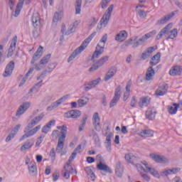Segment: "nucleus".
I'll use <instances>...</instances> for the list:
<instances>
[{
    "instance_id": "obj_46",
    "label": "nucleus",
    "mask_w": 182,
    "mask_h": 182,
    "mask_svg": "<svg viewBox=\"0 0 182 182\" xmlns=\"http://www.w3.org/2000/svg\"><path fill=\"white\" fill-rule=\"evenodd\" d=\"M130 87H132V84L128 82L126 85V91L124 93V100L126 101L127 99H129V96H130Z\"/></svg>"
},
{
    "instance_id": "obj_57",
    "label": "nucleus",
    "mask_w": 182,
    "mask_h": 182,
    "mask_svg": "<svg viewBox=\"0 0 182 182\" xmlns=\"http://www.w3.org/2000/svg\"><path fill=\"white\" fill-rule=\"evenodd\" d=\"M15 136H16V135L15 134V133H14V132H11L9 134V136L6 138V142L11 141V140H12V139H14V137H15Z\"/></svg>"
},
{
    "instance_id": "obj_25",
    "label": "nucleus",
    "mask_w": 182,
    "mask_h": 182,
    "mask_svg": "<svg viewBox=\"0 0 182 182\" xmlns=\"http://www.w3.org/2000/svg\"><path fill=\"white\" fill-rule=\"evenodd\" d=\"M126 39H127V32H126V31H121L115 36V41H117V42H124Z\"/></svg>"
},
{
    "instance_id": "obj_54",
    "label": "nucleus",
    "mask_w": 182,
    "mask_h": 182,
    "mask_svg": "<svg viewBox=\"0 0 182 182\" xmlns=\"http://www.w3.org/2000/svg\"><path fill=\"white\" fill-rule=\"evenodd\" d=\"M70 170H73V168L72 167V165H70V162H67L66 165L64 166V171H68V173H70Z\"/></svg>"
},
{
    "instance_id": "obj_52",
    "label": "nucleus",
    "mask_w": 182,
    "mask_h": 182,
    "mask_svg": "<svg viewBox=\"0 0 182 182\" xmlns=\"http://www.w3.org/2000/svg\"><path fill=\"white\" fill-rule=\"evenodd\" d=\"M45 135H41V136L37 139V141L36 142V147H39V146L42 144V141H43Z\"/></svg>"
},
{
    "instance_id": "obj_44",
    "label": "nucleus",
    "mask_w": 182,
    "mask_h": 182,
    "mask_svg": "<svg viewBox=\"0 0 182 182\" xmlns=\"http://www.w3.org/2000/svg\"><path fill=\"white\" fill-rule=\"evenodd\" d=\"M113 137V134L109 133L108 136L106 137L105 143H107V151H111L110 146H112V139Z\"/></svg>"
},
{
    "instance_id": "obj_49",
    "label": "nucleus",
    "mask_w": 182,
    "mask_h": 182,
    "mask_svg": "<svg viewBox=\"0 0 182 182\" xmlns=\"http://www.w3.org/2000/svg\"><path fill=\"white\" fill-rule=\"evenodd\" d=\"M68 134V127L65 125V128H63V130L60 131V136L59 139H65L66 134Z\"/></svg>"
},
{
    "instance_id": "obj_24",
    "label": "nucleus",
    "mask_w": 182,
    "mask_h": 182,
    "mask_svg": "<svg viewBox=\"0 0 182 182\" xmlns=\"http://www.w3.org/2000/svg\"><path fill=\"white\" fill-rule=\"evenodd\" d=\"M31 21L34 28H39L41 25V16L38 13L33 14Z\"/></svg>"
},
{
    "instance_id": "obj_59",
    "label": "nucleus",
    "mask_w": 182,
    "mask_h": 182,
    "mask_svg": "<svg viewBox=\"0 0 182 182\" xmlns=\"http://www.w3.org/2000/svg\"><path fill=\"white\" fill-rule=\"evenodd\" d=\"M77 155V154L76 152L73 151L69 158L68 162L72 163V161H73V160H75V159H76Z\"/></svg>"
},
{
    "instance_id": "obj_4",
    "label": "nucleus",
    "mask_w": 182,
    "mask_h": 182,
    "mask_svg": "<svg viewBox=\"0 0 182 182\" xmlns=\"http://www.w3.org/2000/svg\"><path fill=\"white\" fill-rule=\"evenodd\" d=\"M33 125H31V124H28V126L24 129V133L23 134L19 139V141H23L25 139H29V137H32V136H35L39 130H41V128L42 127L41 125H38L35 128L32 129Z\"/></svg>"
},
{
    "instance_id": "obj_40",
    "label": "nucleus",
    "mask_w": 182,
    "mask_h": 182,
    "mask_svg": "<svg viewBox=\"0 0 182 182\" xmlns=\"http://www.w3.org/2000/svg\"><path fill=\"white\" fill-rule=\"evenodd\" d=\"M139 136L144 138L153 137V131L144 129L139 133Z\"/></svg>"
},
{
    "instance_id": "obj_5",
    "label": "nucleus",
    "mask_w": 182,
    "mask_h": 182,
    "mask_svg": "<svg viewBox=\"0 0 182 182\" xmlns=\"http://www.w3.org/2000/svg\"><path fill=\"white\" fill-rule=\"evenodd\" d=\"M50 54H48L43 57V58L40 60L38 64H35L34 68H31L29 69L28 72L26 74V77H28L31 73L33 72V70H37L39 72L41 69H43V66H46V65H48L49 63V60L50 59Z\"/></svg>"
},
{
    "instance_id": "obj_8",
    "label": "nucleus",
    "mask_w": 182,
    "mask_h": 182,
    "mask_svg": "<svg viewBox=\"0 0 182 182\" xmlns=\"http://www.w3.org/2000/svg\"><path fill=\"white\" fill-rule=\"evenodd\" d=\"M149 157H151L155 163H159L160 164H168L170 163V159L164 156L151 154Z\"/></svg>"
},
{
    "instance_id": "obj_35",
    "label": "nucleus",
    "mask_w": 182,
    "mask_h": 182,
    "mask_svg": "<svg viewBox=\"0 0 182 182\" xmlns=\"http://www.w3.org/2000/svg\"><path fill=\"white\" fill-rule=\"evenodd\" d=\"M160 53H157L155 55H154L150 62L149 64L151 65V66H156V65H157V63H159V62H160Z\"/></svg>"
},
{
    "instance_id": "obj_18",
    "label": "nucleus",
    "mask_w": 182,
    "mask_h": 182,
    "mask_svg": "<svg viewBox=\"0 0 182 182\" xmlns=\"http://www.w3.org/2000/svg\"><path fill=\"white\" fill-rule=\"evenodd\" d=\"M170 76H181L182 66L175 65L173 66L169 70Z\"/></svg>"
},
{
    "instance_id": "obj_15",
    "label": "nucleus",
    "mask_w": 182,
    "mask_h": 182,
    "mask_svg": "<svg viewBox=\"0 0 182 182\" xmlns=\"http://www.w3.org/2000/svg\"><path fill=\"white\" fill-rule=\"evenodd\" d=\"M15 69V63L10 61L6 67L4 73L3 74L4 77H9Z\"/></svg>"
},
{
    "instance_id": "obj_14",
    "label": "nucleus",
    "mask_w": 182,
    "mask_h": 182,
    "mask_svg": "<svg viewBox=\"0 0 182 182\" xmlns=\"http://www.w3.org/2000/svg\"><path fill=\"white\" fill-rule=\"evenodd\" d=\"M101 80H102V79H100V77H99V78L94 80L91 82H85L83 85L84 90L87 92V90H90V89H93L94 87H96V86H97V85H99V83H100Z\"/></svg>"
},
{
    "instance_id": "obj_29",
    "label": "nucleus",
    "mask_w": 182,
    "mask_h": 182,
    "mask_svg": "<svg viewBox=\"0 0 182 182\" xmlns=\"http://www.w3.org/2000/svg\"><path fill=\"white\" fill-rule=\"evenodd\" d=\"M154 75H156L154 69H153L152 66H150L146 70L145 80L147 81L153 80V77L154 76Z\"/></svg>"
},
{
    "instance_id": "obj_1",
    "label": "nucleus",
    "mask_w": 182,
    "mask_h": 182,
    "mask_svg": "<svg viewBox=\"0 0 182 182\" xmlns=\"http://www.w3.org/2000/svg\"><path fill=\"white\" fill-rule=\"evenodd\" d=\"M95 36L96 32H94L88 38H87L82 44L79 48H76L75 51L70 55L68 62H71V60H73V59H75L77 55H80V53H82V52L86 49L89 43H90L92 39L94 38Z\"/></svg>"
},
{
    "instance_id": "obj_17",
    "label": "nucleus",
    "mask_w": 182,
    "mask_h": 182,
    "mask_svg": "<svg viewBox=\"0 0 182 182\" xmlns=\"http://www.w3.org/2000/svg\"><path fill=\"white\" fill-rule=\"evenodd\" d=\"M177 13H178V11H173L172 13L165 16L164 18L157 21L156 25H164L165 23H167V22H168V21L171 18H173V16H176V14H177Z\"/></svg>"
},
{
    "instance_id": "obj_37",
    "label": "nucleus",
    "mask_w": 182,
    "mask_h": 182,
    "mask_svg": "<svg viewBox=\"0 0 182 182\" xmlns=\"http://www.w3.org/2000/svg\"><path fill=\"white\" fill-rule=\"evenodd\" d=\"M178 35V31L177 28H174L172 31H169L168 35H164L165 38H166V40L168 41V39H174Z\"/></svg>"
},
{
    "instance_id": "obj_33",
    "label": "nucleus",
    "mask_w": 182,
    "mask_h": 182,
    "mask_svg": "<svg viewBox=\"0 0 182 182\" xmlns=\"http://www.w3.org/2000/svg\"><path fill=\"white\" fill-rule=\"evenodd\" d=\"M125 160L127 163L134 164L137 161L138 159L133 154H125Z\"/></svg>"
},
{
    "instance_id": "obj_60",
    "label": "nucleus",
    "mask_w": 182,
    "mask_h": 182,
    "mask_svg": "<svg viewBox=\"0 0 182 182\" xmlns=\"http://www.w3.org/2000/svg\"><path fill=\"white\" fill-rule=\"evenodd\" d=\"M21 124H17L16 127H14V129L11 131L12 133H15V134L16 135V134L18 133V132H19V129H21Z\"/></svg>"
},
{
    "instance_id": "obj_32",
    "label": "nucleus",
    "mask_w": 182,
    "mask_h": 182,
    "mask_svg": "<svg viewBox=\"0 0 182 182\" xmlns=\"http://www.w3.org/2000/svg\"><path fill=\"white\" fill-rule=\"evenodd\" d=\"M97 170H100V171H105V173H112V169H110V167H109V166L103 164V162L98 164L97 165Z\"/></svg>"
},
{
    "instance_id": "obj_22",
    "label": "nucleus",
    "mask_w": 182,
    "mask_h": 182,
    "mask_svg": "<svg viewBox=\"0 0 182 182\" xmlns=\"http://www.w3.org/2000/svg\"><path fill=\"white\" fill-rule=\"evenodd\" d=\"M42 52H43V47H42V46H40V47L38 48L34 55L33 56V58L31 62L32 65L35 64V62H36V60H38L39 58L42 56L43 55Z\"/></svg>"
},
{
    "instance_id": "obj_56",
    "label": "nucleus",
    "mask_w": 182,
    "mask_h": 182,
    "mask_svg": "<svg viewBox=\"0 0 182 182\" xmlns=\"http://www.w3.org/2000/svg\"><path fill=\"white\" fill-rule=\"evenodd\" d=\"M100 66H99V64L96 63L92 65V67L89 69V72H95V70H97Z\"/></svg>"
},
{
    "instance_id": "obj_30",
    "label": "nucleus",
    "mask_w": 182,
    "mask_h": 182,
    "mask_svg": "<svg viewBox=\"0 0 182 182\" xmlns=\"http://www.w3.org/2000/svg\"><path fill=\"white\" fill-rule=\"evenodd\" d=\"M62 16H63V11L55 12L53 18L52 25L56 26L58 25V21L62 19Z\"/></svg>"
},
{
    "instance_id": "obj_2",
    "label": "nucleus",
    "mask_w": 182,
    "mask_h": 182,
    "mask_svg": "<svg viewBox=\"0 0 182 182\" xmlns=\"http://www.w3.org/2000/svg\"><path fill=\"white\" fill-rule=\"evenodd\" d=\"M113 8L114 6L111 4L109 7L107 9V12H105L101 18L100 23H99L97 26V31L99 32L102 28H106L107 23L110 21V18L112 17V12H113Z\"/></svg>"
},
{
    "instance_id": "obj_26",
    "label": "nucleus",
    "mask_w": 182,
    "mask_h": 182,
    "mask_svg": "<svg viewBox=\"0 0 182 182\" xmlns=\"http://www.w3.org/2000/svg\"><path fill=\"white\" fill-rule=\"evenodd\" d=\"M116 73H117V68L116 67L111 68L105 77V81L110 80Z\"/></svg>"
},
{
    "instance_id": "obj_28",
    "label": "nucleus",
    "mask_w": 182,
    "mask_h": 182,
    "mask_svg": "<svg viewBox=\"0 0 182 182\" xmlns=\"http://www.w3.org/2000/svg\"><path fill=\"white\" fill-rule=\"evenodd\" d=\"M33 146V139H28L21 147V151H26Z\"/></svg>"
},
{
    "instance_id": "obj_27",
    "label": "nucleus",
    "mask_w": 182,
    "mask_h": 182,
    "mask_svg": "<svg viewBox=\"0 0 182 182\" xmlns=\"http://www.w3.org/2000/svg\"><path fill=\"white\" fill-rule=\"evenodd\" d=\"M28 173L30 176H36L38 174V167L36 162H31L28 166Z\"/></svg>"
},
{
    "instance_id": "obj_41",
    "label": "nucleus",
    "mask_w": 182,
    "mask_h": 182,
    "mask_svg": "<svg viewBox=\"0 0 182 182\" xmlns=\"http://www.w3.org/2000/svg\"><path fill=\"white\" fill-rule=\"evenodd\" d=\"M177 110H178V105L177 103H173V106L168 107V112L169 114H176L177 113Z\"/></svg>"
},
{
    "instance_id": "obj_6",
    "label": "nucleus",
    "mask_w": 182,
    "mask_h": 182,
    "mask_svg": "<svg viewBox=\"0 0 182 182\" xmlns=\"http://www.w3.org/2000/svg\"><path fill=\"white\" fill-rule=\"evenodd\" d=\"M143 43H146V38H139L137 36H132L129 41H125L122 46H130L132 45L133 49H136V48H139V46L143 45Z\"/></svg>"
},
{
    "instance_id": "obj_38",
    "label": "nucleus",
    "mask_w": 182,
    "mask_h": 182,
    "mask_svg": "<svg viewBox=\"0 0 182 182\" xmlns=\"http://www.w3.org/2000/svg\"><path fill=\"white\" fill-rule=\"evenodd\" d=\"M88 134L90 137H92L97 144H99L100 139H99V135L97 134V133H96L95 129L90 130Z\"/></svg>"
},
{
    "instance_id": "obj_3",
    "label": "nucleus",
    "mask_w": 182,
    "mask_h": 182,
    "mask_svg": "<svg viewBox=\"0 0 182 182\" xmlns=\"http://www.w3.org/2000/svg\"><path fill=\"white\" fill-rule=\"evenodd\" d=\"M107 41V35L105 34L101 38L100 43L97 45L96 50L94 52L91 58V60H92V62H95V59L99 58V56H100V55H102L103 52H105V45H106Z\"/></svg>"
},
{
    "instance_id": "obj_64",
    "label": "nucleus",
    "mask_w": 182,
    "mask_h": 182,
    "mask_svg": "<svg viewBox=\"0 0 182 182\" xmlns=\"http://www.w3.org/2000/svg\"><path fill=\"white\" fill-rule=\"evenodd\" d=\"M96 160H97V161L99 163V164H100V163H103V157H102V155H101V154L97 155V156H96Z\"/></svg>"
},
{
    "instance_id": "obj_43",
    "label": "nucleus",
    "mask_w": 182,
    "mask_h": 182,
    "mask_svg": "<svg viewBox=\"0 0 182 182\" xmlns=\"http://www.w3.org/2000/svg\"><path fill=\"white\" fill-rule=\"evenodd\" d=\"M23 8V1H21L17 4L16 9L15 10L14 16L16 18L19 16V14H21V11Z\"/></svg>"
},
{
    "instance_id": "obj_53",
    "label": "nucleus",
    "mask_w": 182,
    "mask_h": 182,
    "mask_svg": "<svg viewBox=\"0 0 182 182\" xmlns=\"http://www.w3.org/2000/svg\"><path fill=\"white\" fill-rule=\"evenodd\" d=\"M160 176H161V177H168V176H171L170 173V169H164L161 172Z\"/></svg>"
},
{
    "instance_id": "obj_20",
    "label": "nucleus",
    "mask_w": 182,
    "mask_h": 182,
    "mask_svg": "<svg viewBox=\"0 0 182 182\" xmlns=\"http://www.w3.org/2000/svg\"><path fill=\"white\" fill-rule=\"evenodd\" d=\"M168 90V85L164 84L158 87L155 94L156 96H164L166 93H167V90Z\"/></svg>"
},
{
    "instance_id": "obj_47",
    "label": "nucleus",
    "mask_w": 182,
    "mask_h": 182,
    "mask_svg": "<svg viewBox=\"0 0 182 182\" xmlns=\"http://www.w3.org/2000/svg\"><path fill=\"white\" fill-rule=\"evenodd\" d=\"M109 55H105L102 57L96 63L100 66V68H102L103 65H105L107 60H109Z\"/></svg>"
},
{
    "instance_id": "obj_12",
    "label": "nucleus",
    "mask_w": 182,
    "mask_h": 182,
    "mask_svg": "<svg viewBox=\"0 0 182 182\" xmlns=\"http://www.w3.org/2000/svg\"><path fill=\"white\" fill-rule=\"evenodd\" d=\"M171 28H173L172 23L166 25L164 28L161 30L159 33L157 34L156 40L160 41V39L163 38L164 35H170V29H171Z\"/></svg>"
},
{
    "instance_id": "obj_63",
    "label": "nucleus",
    "mask_w": 182,
    "mask_h": 182,
    "mask_svg": "<svg viewBox=\"0 0 182 182\" xmlns=\"http://www.w3.org/2000/svg\"><path fill=\"white\" fill-rule=\"evenodd\" d=\"M87 177L91 181H95V178H96V176L95 175V172H92L87 175Z\"/></svg>"
},
{
    "instance_id": "obj_34",
    "label": "nucleus",
    "mask_w": 182,
    "mask_h": 182,
    "mask_svg": "<svg viewBox=\"0 0 182 182\" xmlns=\"http://www.w3.org/2000/svg\"><path fill=\"white\" fill-rule=\"evenodd\" d=\"M43 117H45V114L41 113L40 115L33 118L31 122L28 123V124L35 127L36 124H38V123H39V122H41V120H42V119H43Z\"/></svg>"
},
{
    "instance_id": "obj_50",
    "label": "nucleus",
    "mask_w": 182,
    "mask_h": 182,
    "mask_svg": "<svg viewBox=\"0 0 182 182\" xmlns=\"http://www.w3.org/2000/svg\"><path fill=\"white\" fill-rule=\"evenodd\" d=\"M156 33H157V32L156 31H152L149 32V33L144 35L141 38H145V42H147V39H150V38H151L152 35H156Z\"/></svg>"
},
{
    "instance_id": "obj_55",
    "label": "nucleus",
    "mask_w": 182,
    "mask_h": 182,
    "mask_svg": "<svg viewBox=\"0 0 182 182\" xmlns=\"http://www.w3.org/2000/svg\"><path fill=\"white\" fill-rule=\"evenodd\" d=\"M130 105L132 107H136L137 105V100L136 99V96H133L132 97Z\"/></svg>"
},
{
    "instance_id": "obj_58",
    "label": "nucleus",
    "mask_w": 182,
    "mask_h": 182,
    "mask_svg": "<svg viewBox=\"0 0 182 182\" xmlns=\"http://www.w3.org/2000/svg\"><path fill=\"white\" fill-rule=\"evenodd\" d=\"M115 174L117 177H122L123 175V168L121 169H115Z\"/></svg>"
},
{
    "instance_id": "obj_19",
    "label": "nucleus",
    "mask_w": 182,
    "mask_h": 182,
    "mask_svg": "<svg viewBox=\"0 0 182 182\" xmlns=\"http://www.w3.org/2000/svg\"><path fill=\"white\" fill-rule=\"evenodd\" d=\"M156 49H157V48L155 47H149L146 49V50H144L141 56V58L143 60H146V59H149V58H150V56H151V53H153L154 52V50H156Z\"/></svg>"
},
{
    "instance_id": "obj_31",
    "label": "nucleus",
    "mask_w": 182,
    "mask_h": 182,
    "mask_svg": "<svg viewBox=\"0 0 182 182\" xmlns=\"http://www.w3.org/2000/svg\"><path fill=\"white\" fill-rule=\"evenodd\" d=\"M79 25V21H75L73 24H71L69 27V30L65 33V31L63 29L61 30V32L63 35H70L73 32H75V28H77V26Z\"/></svg>"
},
{
    "instance_id": "obj_13",
    "label": "nucleus",
    "mask_w": 182,
    "mask_h": 182,
    "mask_svg": "<svg viewBox=\"0 0 182 182\" xmlns=\"http://www.w3.org/2000/svg\"><path fill=\"white\" fill-rule=\"evenodd\" d=\"M82 113L78 109H72L64 114V117L66 119H77L80 117Z\"/></svg>"
},
{
    "instance_id": "obj_23",
    "label": "nucleus",
    "mask_w": 182,
    "mask_h": 182,
    "mask_svg": "<svg viewBox=\"0 0 182 182\" xmlns=\"http://www.w3.org/2000/svg\"><path fill=\"white\" fill-rule=\"evenodd\" d=\"M156 113L157 112L154 107L149 108L145 113V116L148 120H154Z\"/></svg>"
},
{
    "instance_id": "obj_62",
    "label": "nucleus",
    "mask_w": 182,
    "mask_h": 182,
    "mask_svg": "<svg viewBox=\"0 0 182 182\" xmlns=\"http://www.w3.org/2000/svg\"><path fill=\"white\" fill-rule=\"evenodd\" d=\"M50 156L53 159V160H55L56 157V153L55 152V148H53L50 151Z\"/></svg>"
},
{
    "instance_id": "obj_10",
    "label": "nucleus",
    "mask_w": 182,
    "mask_h": 182,
    "mask_svg": "<svg viewBox=\"0 0 182 182\" xmlns=\"http://www.w3.org/2000/svg\"><path fill=\"white\" fill-rule=\"evenodd\" d=\"M122 93V86L118 85L115 90L113 99L111 100L109 107H114L117 105V102L120 100V95Z\"/></svg>"
},
{
    "instance_id": "obj_48",
    "label": "nucleus",
    "mask_w": 182,
    "mask_h": 182,
    "mask_svg": "<svg viewBox=\"0 0 182 182\" xmlns=\"http://www.w3.org/2000/svg\"><path fill=\"white\" fill-rule=\"evenodd\" d=\"M82 1H77L75 4V14L80 15L82 9Z\"/></svg>"
},
{
    "instance_id": "obj_51",
    "label": "nucleus",
    "mask_w": 182,
    "mask_h": 182,
    "mask_svg": "<svg viewBox=\"0 0 182 182\" xmlns=\"http://www.w3.org/2000/svg\"><path fill=\"white\" fill-rule=\"evenodd\" d=\"M180 171H181V168H169V173L171 175L173 174H177V173H180Z\"/></svg>"
},
{
    "instance_id": "obj_39",
    "label": "nucleus",
    "mask_w": 182,
    "mask_h": 182,
    "mask_svg": "<svg viewBox=\"0 0 182 182\" xmlns=\"http://www.w3.org/2000/svg\"><path fill=\"white\" fill-rule=\"evenodd\" d=\"M63 146H65V139L59 138L55 151L57 153H62V150H63Z\"/></svg>"
},
{
    "instance_id": "obj_45",
    "label": "nucleus",
    "mask_w": 182,
    "mask_h": 182,
    "mask_svg": "<svg viewBox=\"0 0 182 182\" xmlns=\"http://www.w3.org/2000/svg\"><path fill=\"white\" fill-rule=\"evenodd\" d=\"M150 103V101H149V99L147 97H143L141 98L139 102V107H146L147 105Z\"/></svg>"
},
{
    "instance_id": "obj_21",
    "label": "nucleus",
    "mask_w": 182,
    "mask_h": 182,
    "mask_svg": "<svg viewBox=\"0 0 182 182\" xmlns=\"http://www.w3.org/2000/svg\"><path fill=\"white\" fill-rule=\"evenodd\" d=\"M18 37L16 36L11 41V43L10 45V47L9 48V52L7 54V58H11L12 55H14V50L16 49V42H17Z\"/></svg>"
},
{
    "instance_id": "obj_7",
    "label": "nucleus",
    "mask_w": 182,
    "mask_h": 182,
    "mask_svg": "<svg viewBox=\"0 0 182 182\" xmlns=\"http://www.w3.org/2000/svg\"><path fill=\"white\" fill-rule=\"evenodd\" d=\"M143 164L144 166H145L146 169L144 168V167L140 166V170H142L144 173H150V174H151V176H153L156 178H160V173L157 170H156V168L151 167V165L147 164V162H144Z\"/></svg>"
},
{
    "instance_id": "obj_42",
    "label": "nucleus",
    "mask_w": 182,
    "mask_h": 182,
    "mask_svg": "<svg viewBox=\"0 0 182 182\" xmlns=\"http://www.w3.org/2000/svg\"><path fill=\"white\" fill-rule=\"evenodd\" d=\"M77 103L80 107H83L89 103V97H82L78 100Z\"/></svg>"
},
{
    "instance_id": "obj_61",
    "label": "nucleus",
    "mask_w": 182,
    "mask_h": 182,
    "mask_svg": "<svg viewBox=\"0 0 182 182\" xmlns=\"http://www.w3.org/2000/svg\"><path fill=\"white\" fill-rule=\"evenodd\" d=\"M141 176L145 181H150V176L147 173H141Z\"/></svg>"
},
{
    "instance_id": "obj_11",
    "label": "nucleus",
    "mask_w": 182,
    "mask_h": 182,
    "mask_svg": "<svg viewBox=\"0 0 182 182\" xmlns=\"http://www.w3.org/2000/svg\"><path fill=\"white\" fill-rule=\"evenodd\" d=\"M68 99H69V95H66L63 97L60 98L59 100H58L57 101L53 102L49 107H48L47 109L49 112H51V110H53L57 107H59V106L62 105V102H65V100H68Z\"/></svg>"
},
{
    "instance_id": "obj_9",
    "label": "nucleus",
    "mask_w": 182,
    "mask_h": 182,
    "mask_svg": "<svg viewBox=\"0 0 182 182\" xmlns=\"http://www.w3.org/2000/svg\"><path fill=\"white\" fill-rule=\"evenodd\" d=\"M29 107H31V102H23L16 111V117H21L22 114H24L26 110L29 109Z\"/></svg>"
},
{
    "instance_id": "obj_16",
    "label": "nucleus",
    "mask_w": 182,
    "mask_h": 182,
    "mask_svg": "<svg viewBox=\"0 0 182 182\" xmlns=\"http://www.w3.org/2000/svg\"><path fill=\"white\" fill-rule=\"evenodd\" d=\"M92 123L97 132H100V130H102V127H100V117H99V113H94L92 116Z\"/></svg>"
},
{
    "instance_id": "obj_36",
    "label": "nucleus",
    "mask_w": 182,
    "mask_h": 182,
    "mask_svg": "<svg viewBox=\"0 0 182 182\" xmlns=\"http://www.w3.org/2000/svg\"><path fill=\"white\" fill-rule=\"evenodd\" d=\"M56 121L55 120H50L48 124H46L43 128H42V132L45 133L46 134L50 130V127L52 126H55V123Z\"/></svg>"
}]
</instances>
